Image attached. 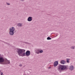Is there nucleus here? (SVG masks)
<instances>
[{"mask_svg": "<svg viewBox=\"0 0 75 75\" xmlns=\"http://www.w3.org/2000/svg\"><path fill=\"white\" fill-rule=\"evenodd\" d=\"M17 52L19 56L24 57V56H25L26 55L27 57H28L30 55V51L29 50L27 51L26 52V53H25V50L21 49H17Z\"/></svg>", "mask_w": 75, "mask_h": 75, "instance_id": "obj_1", "label": "nucleus"}, {"mask_svg": "<svg viewBox=\"0 0 75 75\" xmlns=\"http://www.w3.org/2000/svg\"><path fill=\"white\" fill-rule=\"evenodd\" d=\"M10 60H8L7 59H4L2 56H1L0 54V64H3L4 65H7V64H10Z\"/></svg>", "mask_w": 75, "mask_h": 75, "instance_id": "obj_2", "label": "nucleus"}, {"mask_svg": "<svg viewBox=\"0 0 75 75\" xmlns=\"http://www.w3.org/2000/svg\"><path fill=\"white\" fill-rule=\"evenodd\" d=\"M68 68V66H65L62 65H60L57 67L58 71H59L60 72H62V71H64V70H67Z\"/></svg>", "mask_w": 75, "mask_h": 75, "instance_id": "obj_3", "label": "nucleus"}, {"mask_svg": "<svg viewBox=\"0 0 75 75\" xmlns=\"http://www.w3.org/2000/svg\"><path fill=\"white\" fill-rule=\"evenodd\" d=\"M15 29L14 27H12L9 29L10 31L9 32V34L10 35H13L14 34V32Z\"/></svg>", "mask_w": 75, "mask_h": 75, "instance_id": "obj_4", "label": "nucleus"}, {"mask_svg": "<svg viewBox=\"0 0 75 75\" xmlns=\"http://www.w3.org/2000/svg\"><path fill=\"white\" fill-rule=\"evenodd\" d=\"M58 65V61H56L54 62L53 66L54 67H56Z\"/></svg>", "mask_w": 75, "mask_h": 75, "instance_id": "obj_5", "label": "nucleus"}, {"mask_svg": "<svg viewBox=\"0 0 75 75\" xmlns=\"http://www.w3.org/2000/svg\"><path fill=\"white\" fill-rule=\"evenodd\" d=\"M60 62V64H62L63 65H64V64H66V62L64 60H61Z\"/></svg>", "mask_w": 75, "mask_h": 75, "instance_id": "obj_6", "label": "nucleus"}, {"mask_svg": "<svg viewBox=\"0 0 75 75\" xmlns=\"http://www.w3.org/2000/svg\"><path fill=\"white\" fill-rule=\"evenodd\" d=\"M35 52L36 54H39L40 52V49H36L35 50Z\"/></svg>", "mask_w": 75, "mask_h": 75, "instance_id": "obj_7", "label": "nucleus"}, {"mask_svg": "<svg viewBox=\"0 0 75 75\" xmlns=\"http://www.w3.org/2000/svg\"><path fill=\"white\" fill-rule=\"evenodd\" d=\"M33 20V17L30 16L28 18V21H31Z\"/></svg>", "mask_w": 75, "mask_h": 75, "instance_id": "obj_8", "label": "nucleus"}, {"mask_svg": "<svg viewBox=\"0 0 75 75\" xmlns=\"http://www.w3.org/2000/svg\"><path fill=\"white\" fill-rule=\"evenodd\" d=\"M69 69L71 70V71H72L74 69V67L72 65H71V66L69 67Z\"/></svg>", "mask_w": 75, "mask_h": 75, "instance_id": "obj_9", "label": "nucleus"}, {"mask_svg": "<svg viewBox=\"0 0 75 75\" xmlns=\"http://www.w3.org/2000/svg\"><path fill=\"white\" fill-rule=\"evenodd\" d=\"M70 60V59H67V63H69V61Z\"/></svg>", "mask_w": 75, "mask_h": 75, "instance_id": "obj_10", "label": "nucleus"}, {"mask_svg": "<svg viewBox=\"0 0 75 75\" xmlns=\"http://www.w3.org/2000/svg\"><path fill=\"white\" fill-rule=\"evenodd\" d=\"M17 26H22V24L20 23H18L17 24Z\"/></svg>", "mask_w": 75, "mask_h": 75, "instance_id": "obj_11", "label": "nucleus"}, {"mask_svg": "<svg viewBox=\"0 0 75 75\" xmlns=\"http://www.w3.org/2000/svg\"><path fill=\"white\" fill-rule=\"evenodd\" d=\"M52 38H50V37H48L47 38V40H51Z\"/></svg>", "mask_w": 75, "mask_h": 75, "instance_id": "obj_12", "label": "nucleus"}, {"mask_svg": "<svg viewBox=\"0 0 75 75\" xmlns=\"http://www.w3.org/2000/svg\"><path fill=\"white\" fill-rule=\"evenodd\" d=\"M42 52H43V50H40L39 49V53H42Z\"/></svg>", "mask_w": 75, "mask_h": 75, "instance_id": "obj_13", "label": "nucleus"}, {"mask_svg": "<svg viewBox=\"0 0 75 75\" xmlns=\"http://www.w3.org/2000/svg\"><path fill=\"white\" fill-rule=\"evenodd\" d=\"M23 43H25V44H28L29 43H28L27 42H23Z\"/></svg>", "mask_w": 75, "mask_h": 75, "instance_id": "obj_14", "label": "nucleus"}, {"mask_svg": "<svg viewBox=\"0 0 75 75\" xmlns=\"http://www.w3.org/2000/svg\"><path fill=\"white\" fill-rule=\"evenodd\" d=\"M1 42H4L5 44H6V42H5L4 41H2L1 40Z\"/></svg>", "mask_w": 75, "mask_h": 75, "instance_id": "obj_15", "label": "nucleus"}, {"mask_svg": "<svg viewBox=\"0 0 75 75\" xmlns=\"http://www.w3.org/2000/svg\"><path fill=\"white\" fill-rule=\"evenodd\" d=\"M74 47H75V46H73L72 47H71L72 49H74Z\"/></svg>", "mask_w": 75, "mask_h": 75, "instance_id": "obj_16", "label": "nucleus"}, {"mask_svg": "<svg viewBox=\"0 0 75 75\" xmlns=\"http://www.w3.org/2000/svg\"><path fill=\"white\" fill-rule=\"evenodd\" d=\"M6 3L8 5H10V3H9L6 2Z\"/></svg>", "mask_w": 75, "mask_h": 75, "instance_id": "obj_17", "label": "nucleus"}, {"mask_svg": "<svg viewBox=\"0 0 75 75\" xmlns=\"http://www.w3.org/2000/svg\"><path fill=\"white\" fill-rule=\"evenodd\" d=\"M19 66V67H22V64H20Z\"/></svg>", "mask_w": 75, "mask_h": 75, "instance_id": "obj_18", "label": "nucleus"}, {"mask_svg": "<svg viewBox=\"0 0 75 75\" xmlns=\"http://www.w3.org/2000/svg\"><path fill=\"white\" fill-rule=\"evenodd\" d=\"M3 72H1V75H3Z\"/></svg>", "mask_w": 75, "mask_h": 75, "instance_id": "obj_19", "label": "nucleus"}, {"mask_svg": "<svg viewBox=\"0 0 75 75\" xmlns=\"http://www.w3.org/2000/svg\"><path fill=\"white\" fill-rule=\"evenodd\" d=\"M51 68V67H49L48 68V69H50Z\"/></svg>", "mask_w": 75, "mask_h": 75, "instance_id": "obj_20", "label": "nucleus"}, {"mask_svg": "<svg viewBox=\"0 0 75 75\" xmlns=\"http://www.w3.org/2000/svg\"><path fill=\"white\" fill-rule=\"evenodd\" d=\"M8 45H10V44L8 43V44H7Z\"/></svg>", "mask_w": 75, "mask_h": 75, "instance_id": "obj_21", "label": "nucleus"}, {"mask_svg": "<svg viewBox=\"0 0 75 75\" xmlns=\"http://www.w3.org/2000/svg\"><path fill=\"white\" fill-rule=\"evenodd\" d=\"M8 43H7V42H6V44H8Z\"/></svg>", "mask_w": 75, "mask_h": 75, "instance_id": "obj_22", "label": "nucleus"}, {"mask_svg": "<svg viewBox=\"0 0 75 75\" xmlns=\"http://www.w3.org/2000/svg\"><path fill=\"white\" fill-rule=\"evenodd\" d=\"M24 0H21V1H24Z\"/></svg>", "mask_w": 75, "mask_h": 75, "instance_id": "obj_23", "label": "nucleus"}, {"mask_svg": "<svg viewBox=\"0 0 75 75\" xmlns=\"http://www.w3.org/2000/svg\"><path fill=\"white\" fill-rule=\"evenodd\" d=\"M2 41V40H0V41Z\"/></svg>", "mask_w": 75, "mask_h": 75, "instance_id": "obj_24", "label": "nucleus"}, {"mask_svg": "<svg viewBox=\"0 0 75 75\" xmlns=\"http://www.w3.org/2000/svg\"><path fill=\"white\" fill-rule=\"evenodd\" d=\"M28 70H27V71H28Z\"/></svg>", "mask_w": 75, "mask_h": 75, "instance_id": "obj_25", "label": "nucleus"}, {"mask_svg": "<svg viewBox=\"0 0 75 75\" xmlns=\"http://www.w3.org/2000/svg\"><path fill=\"white\" fill-rule=\"evenodd\" d=\"M1 71H0V72H1Z\"/></svg>", "mask_w": 75, "mask_h": 75, "instance_id": "obj_26", "label": "nucleus"}]
</instances>
